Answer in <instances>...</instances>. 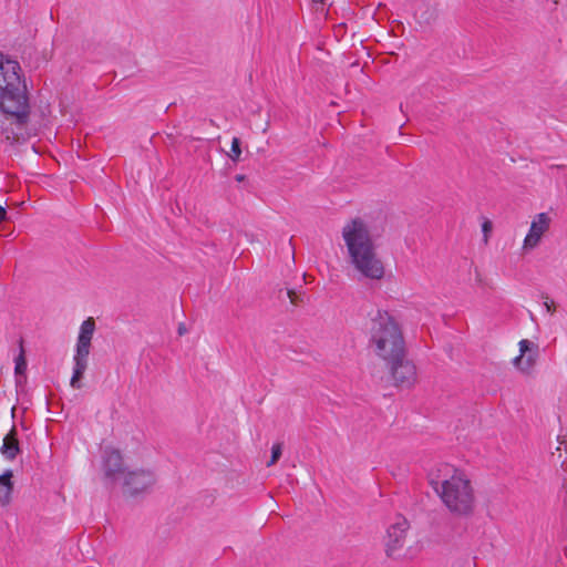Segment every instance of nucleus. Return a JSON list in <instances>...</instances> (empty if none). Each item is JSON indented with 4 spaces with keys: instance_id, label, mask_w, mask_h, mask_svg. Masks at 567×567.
Segmentation results:
<instances>
[{
    "instance_id": "f257e3e1",
    "label": "nucleus",
    "mask_w": 567,
    "mask_h": 567,
    "mask_svg": "<svg viewBox=\"0 0 567 567\" xmlns=\"http://www.w3.org/2000/svg\"><path fill=\"white\" fill-rule=\"evenodd\" d=\"M341 237L353 269L363 278L381 280L385 267L378 254L369 223L360 216L348 219L341 228Z\"/></svg>"
},
{
    "instance_id": "f03ea898",
    "label": "nucleus",
    "mask_w": 567,
    "mask_h": 567,
    "mask_svg": "<svg viewBox=\"0 0 567 567\" xmlns=\"http://www.w3.org/2000/svg\"><path fill=\"white\" fill-rule=\"evenodd\" d=\"M430 484L456 517H470L476 507L474 487L465 473L449 464H441L430 473Z\"/></svg>"
},
{
    "instance_id": "7ed1b4c3",
    "label": "nucleus",
    "mask_w": 567,
    "mask_h": 567,
    "mask_svg": "<svg viewBox=\"0 0 567 567\" xmlns=\"http://www.w3.org/2000/svg\"><path fill=\"white\" fill-rule=\"evenodd\" d=\"M369 346L385 363L398 362L405 355V340L399 321L385 310L371 316Z\"/></svg>"
},
{
    "instance_id": "20e7f679",
    "label": "nucleus",
    "mask_w": 567,
    "mask_h": 567,
    "mask_svg": "<svg viewBox=\"0 0 567 567\" xmlns=\"http://www.w3.org/2000/svg\"><path fill=\"white\" fill-rule=\"evenodd\" d=\"M0 110L4 115L2 134L8 141L18 142L29 117V99L23 81H19V84L11 82L8 87H0Z\"/></svg>"
},
{
    "instance_id": "39448f33",
    "label": "nucleus",
    "mask_w": 567,
    "mask_h": 567,
    "mask_svg": "<svg viewBox=\"0 0 567 567\" xmlns=\"http://www.w3.org/2000/svg\"><path fill=\"white\" fill-rule=\"evenodd\" d=\"M94 331L95 321L93 318H87L82 322L73 355V375L70 381V385L73 389H80L82 386L81 379L87 369Z\"/></svg>"
},
{
    "instance_id": "423d86ee",
    "label": "nucleus",
    "mask_w": 567,
    "mask_h": 567,
    "mask_svg": "<svg viewBox=\"0 0 567 567\" xmlns=\"http://www.w3.org/2000/svg\"><path fill=\"white\" fill-rule=\"evenodd\" d=\"M156 483L155 473L147 468L130 470L120 482L123 493L130 497H138L151 493Z\"/></svg>"
},
{
    "instance_id": "0eeeda50",
    "label": "nucleus",
    "mask_w": 567,
    "mask_h": 567,
    "mask_svg": "<svg viewBox=\"0 0 567 567\" xmlns=\"http://www.w3.org/2000/svg\"><path fill=\"white\" fill-rule=\"evenodd\" d=\"M553 218L548 213H538L533 216L528 231L523 239L522 250L527 254L538 248L549 233Z\"/></svg>"
},
{
    "instance_id": "6e6552de",
    "label": "nucleus",
    "mask_w": 567,
    "mask_h": 567,
    "mask_svg": "<svg viewBox=\"0 0 567 567\" xmlns=\"http://www.w3.org/2000/svg\"><path fill=\"white\" fill-rule=\"evenodd\" d=\"M518 354L512 359V365L522 374L533 373L539 359V344L529 339L518 341Z\"/></svg>"
},
{
    "instance_id": "1a4fd4ad",
    "label": "nucleus",
    "mask_w": 567,
    "mask_h": 567,
    "mask_svg": "<svg viewBox=\"0 0 567 567\" xmlns=\"http://www.w3.org/2000/svg\"><path fill=\"white\" fill-rule=\"evenodd\" d=\"M386 365L391 368L392 378L398 386L409 389L415 384L416 368L411 361L405 360V355L398 362L386 363Z\"/></svg>"
},
{
    "instance_id": "9d476101",
    "label": "nucleus",
    "mask_w": 567,
    "mask_h": 567,
    "mask_svg": "<svg viewBox=\"0 0 567 567\" xmlns=\"http://www.w3.org/2000/svg\"><path fill=\"white\" fill-rule=\"evenodd\" d=\"M103 471L107 478L113 482H121L123 476L128 471L123 463V457L120 451L107 447L103 455Z\"/></svg>"
},
{
    "instance_id": "9b49d317",
    "label": "nucleus",
    "mask_w": 567,
    "mask_h": 567,
    "mask_svg": "<svg viewBox=\"0 0 567 567\" xmlns=\"http://www.w3.org/2000/svg\"><path fill=\"white\" fill-rule=\"evenodd\" d=\"M409 523L405 518H398L386 532L385 550L388 556H393L404 545Z\"/></svg>"
},
{
    "instance_id": "f8f14e48",
    "label": "nucleus",
    "mask_w": 567,
    "mask_h": 567,
    "mask_svg": "<svg viewBox=\"0 0 567 567\" xmlns=\"http://www.w3.org/2000/svg\"><path fill=\"white\" fill-rule=\"evenodd\" d=\"M20 65L0 52V87H8L12 83L19 84Z\"/></svg>"
},
{
    "instance_id": "ddd939ff",
    "label": "nucleus",
    "mask_w": 567,
    "mask_h": 567,
    "mask_svg": "<svg viewBox=\"0 0 567 567\" xmlns=\"http://www.w3.org/2000/svg\"><path fill=\"white\" fill-rule=\"evenodd\" d=\"M21 450L19 445L17 429L12 426L9 433H7L3 437L0 453L7 461L11 462L18 456Z\"/></svg>"
},
{
    "instance_id": "4468645a",
    "label": "nucleus",
    "mask_w": 567,
    "mask_h": 567,
    "mask_svg": "<svg viewBox=\"0 0 567 567\" xmlns=\"http://www.w3.org/2000/svg\"><path fill=\"white\" fill-rule=\"evenodd\" d=\"M12 477L13 473L11 470H7L0 475V504L3 506L11 502L13 491Z\"/></svg>"
},
{
    "instance_id": "2eb2a0df",
    "label": "nucleus",
    "mask_w": 567,
    "mask_h": 567,
    "mask_svg": "<svg viewBox=\"0 0 567 567\" xmlns=\"http://www.w3.org/2000/svg\"><path fill=\"white\" fill-rule=\"evenodd\" d=\"M227 155L234 163L239 162L240 156H241V148H240V140L238 137H233L231 148Z\"/></svg>"
},
{
    "instance_id": "dca6fc26",
    "label": "nucleus",
    "mask_w": 567,
    "mask_h": 567,
    "mask_svg": "<svg viewBox=\"0 0 567 567\" xmlns=\"http://www.w3.org/2000/svg\"><path fill=\"white\" fill-rule=\"evenodd\" d=\"M282 454V444L281 443H276L272 445L271 447V457L269 460V462L267 463V466H272L281 456Z\"/></svg>"
},
{
    "instance_id": "f3484780",
    "label": "nucleus",
    "mask_w": 567,
    "mask_h": 567,
    "mask_svg": "<svg viewBox=\"0 0 567 567\" xmlns=\"http://www.w3.org/2000/svg\"><path fill=\"white\" fill-rule=\"evenodd\" d=\"M14 362H16V373L17 374H22L24 373L25 369H27V361H25V358H24V353H23V350L21 349L19 355L14 359Z\"/></svg>"
},
{
    "instance_id": "a211bd4d",
    "label": "nucleus",
    "mask_w": 567,
    "mask_h": 567,
    "mask_svg": "<svg viewBox=\"0 0 567 567\" xmlns=\"http://www.w3.org/2000/svg\"><path fill=\"white\" fill-rule=\"evenodd\" d=\"M492 229H493L492 221L488 220V219H484L483 223H482V231H483V241H484V244L488 243Z\"/></svg>"
},
{
    "instance_id": "6ab92c4d",
    "label": "nucleus",
    "mask_w": 567,
    "mask_h": 567,
    "mask_svg": "<svg viewBox=\"0 0 567 567\" xmlns=\"http://www.w3.org/2000/svg\"><path fill=\"white\" fill-rule=\"evenodd\" d=\"M544 308H545V309H546V311H547V312H549V313H553V312L555 311V309H556L554 301L548 300V299H547V300H545V302H544Z\"/></svg>"
},
{
    "instance_id": "aec40b11",
    "label": "nucleus",
    "mask_w": 567,
    "mask_h": 567,
    "mask_svg": "<svg viewBox=\"0 0 567 567\" xmlns=\"http://www.w3.org/2000/svg\"><path fill=\"white\" fill-rule=\"evenodd\" d=\"M6 217H7V212H6V209H4L2 206H0V223H1L2 220H4V219H6Z\"/></svg>"
},
{
    "instance_id": "412c9836",
    "label": "nucleus",
    "mask_w": 567,
    "mask_h": 567,
    "mask_svg": "<svg viewBox=\"0 0 567 567\" xmlns=\"http://www.w3.org/2000/svg\"><path fill=\"white\" fill-rule=\"evenodd\" d=\"M313 2H323L324 0H312Z\"/></svg>"
}]
</instances>
